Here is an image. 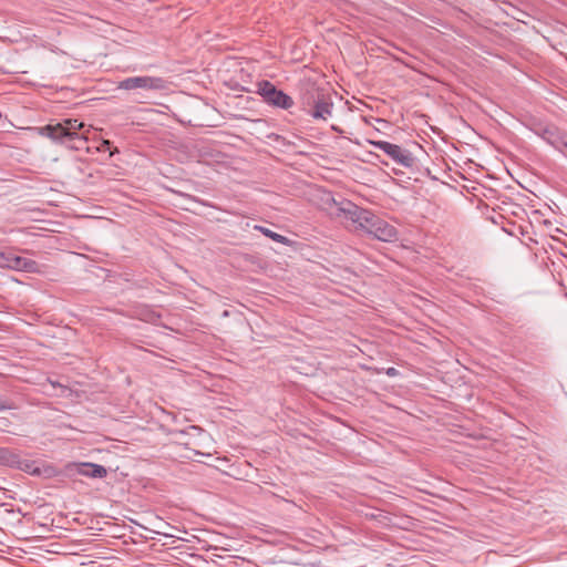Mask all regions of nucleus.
Returning <instances> with one entry per match:
<instances>
[{"mask_svg": "<svg viewBox=\"0 0 567 567\" xmlns=\"http://www.w3.org/2000/svg\"><path fill=\"white\" fill-rule=\"evenodd\" d=\"M322 202L330 215L350 219L379 240L393 241L398 238V230L393 225L377 217L370 210L357 206L350 200H337L331 193L324 192Z\"/></svg>", "mask_w": 567, "mask_h": 567, "instance_id": "nucleus-1", "label": "nucleus"}, {"mask_svg": "<svg viewBox=\"0 0 567 567\" xmlns=\"http://www.w3.org/2000/svg\"><path fill=\"white\" fill-rule=\"evenodd\" d=\"M39 134L54 143L66 145L71 150H82L87 142L90 131L85 123L76 118H68L54 125L39 127Z\"/></svg>", "mask_w": 567, "mask_h": 567, "instance_id": "nucleus-2", "label": "nucleus"}, {"mask_svg": "<svg viewBox=\"0 0 567 567\" xmlns=\"http://www.w3.org/2000/svg\"><path fill=\"white\" fill-rule=\"evenodd\" d=\"M455 537L449 532H440L427 525V558L436 560V554L447 555L454 546Z\"/></svg>", "mask_w": 567, "mask_h": 567, "instance_id": "nucleus-3", "label": "nucleus"}, {"mask_svg": "<svg viewBox=\"0 0 567 567\" xmlns=\"http://www.w3.org/2000/svg\"><path fill=\"white\" fill-rule=\"evenodd\" d=\"M257 93L262 96L267 104L275 107L289 110L295 104L291 96L278 90L271 82L266 80L257 83Z\"/></svg>", "mask_w": 567, "mask_h": 567, "instance_id": "nucleus-4", "label": "nucleus"}, {"mask_svg": "<svg viewBox=\"0 0 567 567\" xmlns=\"http://www.w3.org/2000/svg\"><path fill=\"white\" fill-rule=\"evenodd\" d=\"M167 81L159 76H131L118 83V89L132 91L142 89L146 91H163L167 89Z\"/></svg>", "mask_w": 567, "mask_h": 567, "instance_id": "nucleus-5", "label": "nucleus"}, {"mask_svg": "<svg viewBox=\"0 0 567 567\" xmlns=\"http://www.w3.org/2000/svg\"><path fill=\"white\" fill-rule=\"evenodd\" d=\"M371 144L404 167H412L414 165L415 158L411 152L396 144L386 141H373Z\"/></svg>", "mask_w": 567, "mask_h": 567, "instance_id": "nucleus-6", "label": "nucleus"}, {"mask_svg": "<svg viewBox=\"0 0 567 567\" xmlns=\"http://www.w3.org/2000/svg\"><path fill=\"white\" fill-rule=\"evenodd\" d=\"M333 103L326 95H319L313 105L306 110L313 120L327 121L332 114Z\"/></svg>", "mask_w": 567, "mask_h": 567, "instance_id": "nucleus-7", "label": "nucleus"}, {"mask_svg": "<svg viewBox=\"0 0 567 567\" xmlns=\"http://www.w3.org/2000/svg\"><path fill=\"white\" fill-rule=\"evenodd\" d=\"M0 464L30 471V465L24 462L23 466V462L20 461L19 455L9 449H0Z\"/></svg>", "mask_w": 567, "mask_h": 567, "instance_id": "nucleus-8", "label": "nucleus"}, {"mask_svg": "<svg viewBox=\"0 0 567 567\" xmlns=\"http://www.w3.org/2000/svg\"><path fill=\"white\" fill-rule=\"evenodd\" d=\"M78 473L92 478H103L107 475L106 468L95 463H80L78 465Z\"/></svg>", "mask_w": 567, "mask_h": 567, "instance_id": "nucleus-9", "label": "nucleus"}, {"mask_svg": "<svg viewBox=\"0 0 567 567\" xmlns=\"http://www.w3.org/2000/svg\"><path fill=\"white\" fill-rule=\"evenodd\" d=\"M13 270L25 271V272H38L39 264L32 259L20 257L16 255L12 264Z\"/></svg>", "mask_w": 567, "mask_h": 567, "instance_id": "nucleus-10", "label": "nucleus"}, {"mask_svg": "<svg viewBox=\"0 0 567 567\" xmlns=\"http://www.w3.org/2000/svg\"><path fill=\"white\" fill-rule=\"evenodd\" d=\"M543 137L553 146L560 148L561 146L567 147V140L565 136H560L554 128H545Z\"/></svg>", "mask_w": 567, "mask_h": 567, "instance_id": "nucleus-11", "label": "nucleus"}, {"mask_svg": "<svg viewBox=\"0 0 567 567\" xmlns=\"http://www.w3.org/2000/svg\"><path fill=\"white\" fill-rule=\"evenodd\" d=\"M255 229L261 231L265 236L269 237L270 239H272L276 243L287 244L289 241V239L287 237L282 236L280 234H277L266 227L255 226Z\"/></svg>", "mask_w": 567, "mask_h": 567, "instance_id": "nucleus-12", "label": "nucleus"}, {"mask_svg": "<svg viewBox=\"0 0 567 567\" xmlns=\"http://www.w3.org/2000/svg\"><path fill=\"white\" fill-rule=\"evenodd\" d=\"M140 318L143 321L156 323L159 320V315H157L155 311L146 308L141 311Z\"/></svg>", "mask_w": 567, "mask_h": 567, "instance_id": "nucleus-13", "label": "nucleus"}, {"mask_svg": "<svg viewBox=\"0 0 567 567\" xmlns=\"http://www.w3.org/2000/svg\"><path fill=\"white\" fill-rule=\"evenodd\" d=\"M16 255L13 252H1L0 254V267L12 268L13 259Z\"/></svg>", "mask_w": 567, "mask_h": 567, "instance_id": "nucleus-14", "label": "nucleus"}, {"mask_svg": "<svg viewBox=\"0 0 567 567\" xmlns=\"http://www.w3.org/2000/svg\"><path fill=\"white\" fill-rule=\"evenodd\" d=\"M100 151H110V155L113 156L114 153L117 152V150L115 148L114 151H111V142L109 140H103L102 141V144H101V147H99Z\"/></svg>", "mask_w": 567, "mask_h": 567, "instance_id": "nucleus-15", "label": "nucleus"}, {"mask_svg": "<svg viewBox=\"0 0 567 567\" xmlns=\"http://www.w3.org/2000/svg\"><path fill=\"white\" fill-rule=\"evenodd\" d=\"M12 408L13 405L8 400L0 398V411L10 410Z\"/></svg>", "mask_w": 567, "mask_h": 567, "instance_id": "nucleus-16", "label": "nucleus"}, {"mask_svg": "<svg viewBox=\"0 0 567 567\" xmlns=\"http://www.w3.org/2000/svg\"><path fill=\"white\" fill-rule=\"evenodd\" d=\"M386 374H388L389 377H394V375H396V374H398V370H396L395 368H393V367L388 368V369H386Z\"/></svg>", "mask_w": 567, "mask_h": 567, "instance_id": "nucleus-17", "label": "nucleus"}, {"mask_svg": "<svg viewBox=\"0 0 567 567\" xmlns=\"http://www.w3.org/2000/svg\"><path fill=\"white\" fill-rule=\"evenodd\" d=\"M430 513V509L427 508V514ZM426 519L429 520L430 519V516L427 515L426 516Z\"/></svg>", "mask_w": 567, "mask_h": 567, "instance_id": "nucleus-18", "label": "nucleus"}]
</instances>
